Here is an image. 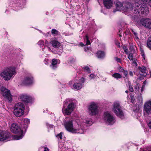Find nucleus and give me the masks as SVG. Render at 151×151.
Returning a JSON list of instances; mask_svg holds the SVG:
<instances>
[{
  "label": "nucleus",
  "instance_id": "26",
  "mask_svg": "<svg viewBox=\"0 0 151 151\" xmlns=\"http://www.w3.org/2000/svg\"><path fill=\"white\" fill-rule=\"evenodd\" d=\"M84 41L86 42V45H89L91 44V42L89 40L88 37L87 35H86L85 36L84 38Z\"/></svg>",
  "mask_w": 151,
  "mask_h": 151
},
{
  "label": "nucleus",
  "instance_id": "45",
  "mask_svg": "<svg viewBox=\"0 0 151 151\" xmlns=\"http://www.w3.org/2000/svg\"><path fill=\"white\" fill-rule=\"evenodd\" d=\"M89 77L91 79H92L94 77V76L93 74H91L89 75Z\"/></svg>",
  "mask_w": 151,
  "mask_h": 151
},
{
  "label": "nucleus",
  "instance_id": "56",
  "mask_svg": "<svg viewBox=\"0 0 151 151\" xmlns=\"http://www.w3.org/2000/svg\"><path fill=\"white\" fill-rule=\"evenodd\" d=\"M151 151L150 150H148V151Z\"/></svg>",
  "mask_w": 151,
  "mask_h": 151
},
{
  "label": "nucleus",
  "instance_id": "30",
  "mask_svg": "<svg viewBox=\"0 0 151 151\" xmlns=\"http://www.w3.org/2000/svg\"><path fill=\"white\" fill-rule=\"evenodd\" d=\"M22 135L20 136L15 135L14 137V138L16 140H19L22 139Z\"/></svg>",
  "mask_w": 151,
  "mask_h": 151
},
{
  "label": "nucleus",
  "instance_id": "19",
  "mask_svg": "<svg viewBox=\"0 0 151 151\" xmlns=\"http://www.w3.org/2000/svg\"><path fill=\"white\" fill-rule=\"evenodd\" d=\"M51 43L52 45L55 48H58L60 46V43L56 40H52L51 41Z\"/></svg>",
  "mask_w": 151,
  "mask_h": 151
},
{
  "label": "nucleus",
  "instance_id": "2",
  "mask_svg": "<svg viewBox=\"0 0 151 151\" xmlns=\"http://www.w3.org/2000/svg\"><path fill=\"white\" fill-rule=\"evenodd\" d=\"M65 128L69 132L73 133H77L80 134H84L85 132L84 128L81 125L79 126L78 124L74 127L72 119L68 120L66 118L64 122Z\"/></svg>",
  "mask_w": 151,
  "mask_h": 151
},
{
  "label": "nucleus",
  "instance_id": "46",
  "mask_svg": "<svg viewBox=\"0 0 151 151\" xmlns=\"http://www.w3.org/2000/svg\"><path fill=\"white\" fill-rule=\"evenodd\" d=\"M145 85H143L142 86L141 89V91L142 92L144 90V89L145 88Z\"/></svg>",
  "mask_w": 151,
  "mask_h": 151
},
{
  "label": "nucleus",
  "instance_id": "52",
  "mask_svg": "<svg viewBox=\"0 0 151 151\" xmlns=\"http://www.w3.org/2000/svg\"><path fill=\"white\" fill-rule=\"evenodd\" d=\"M143 84H144V85H145L146 84V81H145L144 82Z\"/></svg>",
  "mask_w": 151,
  "mask_h": 151
},
{
  "label": "nucleus",
  "instance_id": "7",
  "mask_svg": "<svg viewBox=\"0 0 151 151\" xmlns=\"http://www.w3.org/2000/svg\"><path fill=\"white\" fill-rule=\"evenodd\" d=\"M112 110L115 114L119 117H121L124 116V114L121 109V107L118 102H115L114 103Z\"/></svg>",
  "mask_w": 151,
  "mask_h": 151
},
{
  "label": "nucleus",
  "instance_id": "1",
  "mask_svg": "<svg viewBox=\"0 0 151 151\" xmlns=\"http://www.w3.org/2000/svg\"><path fill=\"white\" fill-rule=\"evenodd\" d=\"M128 6L129 7V9H131V11L135 14L136 16H140V14L146 16L148 13V7L145 4H139L137 2L133 4H128L126 7V9H128Z\"/></svg>",
  "mask_w": 151,
  "mask_h": 151
},
{
  "label": "nucleus",
  "instance_id": "8",
  "mask_svg": "<svg viewBox=\"0 0 151 151\" xmlns=\"http://www.w3.org/2000/svg\"><path fill=\"white\" fill-rule=\"evenodd\" d=\"M104 119L105 122L108 125H112L115 122V119L113 116L108 112L104 113Z\"/></svg>",
  "mask_w": 151,
  "mask_h": 151
},
{
  "label": "nucleus",
  "instance_id": "47",
  "mask_svg": "<svg viewBox=\"0 0 151 151\" xmlns=\"http://www.w3.org/2000/svg\"><path fill=\"white\" fill-rule=\"evenodd\" d=\"M44 150L43 151H49V149L48 148L45 147H44Z\"/></svg>",
  "mask_w": 151,
  "mask_h": 151
},
{
  "label": "nucleus",
  "instance_id": "37",
  "mask_svg": "<svg viewBox=\"0 0 151 151\" xmlns=\"http://www.w3.org/2000/svg\"><path fill=\"white\" fill-rule=\"evenodd\" d=\"M85 81V79L83 78H82L79 80L80 82L82 83H84Z\"/></svg>",
  "mask_w": 151,
  "mask_h": 151
},
{
  "label": "nucleus",
  "instance_id": "24",
  "mask_svg": "<svg viewBox=\"0 0 151 151\" xmlns=\"http://www.w3.org/2000/svg\"><path fill=\"white\" fill-rule=\"evenodd\" d=\"M112 76L116 79H120L122 78V75L117 73H116L113 74L112 75Z\"/></svg>",
  "mask_w": 151,
  "mask_h": 151
},
{
  "label": "nucleus",
  "instance_id": "27",
  "mask_svg": "<svg viewBox=\"0 0 151 151\" xmlns=\"http://www.w3.org/2000/svg\"><path fill=\"white\" fill-rule=\"evenodd\" d=\"M83 68L84 70L85 71L87 72H88V73H89L91 72L90 68L88 66L84 67Z\"/></svg>",
  "mask_w": 151,
  "mask_h": 151
},
{
  "label": "nucleus",
  "instance_id": "22",
  "mask_svg": "<svg viewBox=\"0 0 151 151\" xmlns=\"http://www.w3.org/2000/svg\"><path fill=\"white\" fill-rule=\"evenodd\" d=\"M57 60L55 59H53L52 60L51 65H50L51 67L53 69H55L57 67Z\"/></svg>",
  "mask_w": 151,
  "mask_h": 151
},
{
  "label": "nucleus",
  "instance_id": "48",
  "mask_svg": "<svg viewBox=\"0 0 151 151\" xmlns=\"http://www.w3.org/2000/svg\"><path fill=\"white\" fill-rule=\"evenodd\" d=\"M125 52L126 53H128V49L125 47V48L124 49Z\"/></svg>",
  "mask_w": 151,
  "mask_h": 151
},
{
  "label": "nucleus",
  "instance_id": "28",
  "mask_svg": "<svg viewBox=\"0 0 151 151\" xmlns=\"http://www.w3.org/2000/svg\"><path fill=\"white\" fill-rule=\"evenodd\" d=\"M51 32L52 34H55L58 35L59 33V32L55 29H52V30Z\"/></svg>",
  "mask_w": 151,
  "mask_h": 151
},
{
  "label": "nucleus",
  "instance_id": "57",
  "mask_svg": "<svg viewBox=\"0 0 151 151\" xmlns=\"http://www.w3.org/2000/svg\"><path fill=\"white\" fill-rule=\"evenodd\" d=\"M40 31V32H41V33H42V32L41 31Z\"/></svg>",
  "mask_w": 151,
  "mask_h": 151
},
{
  "label": "nucleus",
  "instance_id": "15",
  "mask_svg": "<svg viewBox=\"0 0 151 151\" xmlns=\"http://www.w3.org/2000/svg\"><path fill=\"white\" fill-rule=\"evenodd\" d=\"M20 98L23 101L26 103L30 102L32 100V98L26 95H21Z\"/></svg>",
  "mask_w": 151,
  "mask_h": 151
},
{
  "label": "nucleus",
  "instance_id": "40",
  "mask_svg": "<svg viewBox=\"0 0 151 151\" xmlns=\"http://www.w3.org/2000/svg\"><path fill=\"white\" fill-rule=\"evenodd\" d=\"M135 99L134 98V96H133L132 97L131 96V102L133 104H134L135 103Z\"/></svg>",
  "mask_w": 151,
  "mask_h": 151
},
{
  "label": "nucleus",
  "instance_id": "13",
  "mask_svg": "<svg viewBox=\"0 0 151 151\" xmlns=\"http://www.w3.org/2000/svg\"><path fill=\"white\" fill-rule=\"evenodd\" d=\"M11 135L10 133L6 131H0V141H3L10 137Z\"/></svg>",
  "mask_w": 151,
  "mask_h": 151
},
{
  "label": "nucleus",
  "instance_id": "41",
  "mask_svg": "<svg viewBox=\"0 0 151 151\" xmlns=\"http://www.w3.org/2000/svg\"><path fill=\"white\" fill-rule=\"evenodd\" d=\"M141 53L142 56H143V57H144L145 55L144 54V51H143V50L142 49H141Z\"/></svg>",
  "mask_w": 151,
  "mask_h": 151
},
{
  "label": "nucleus",
  "instance_id": "42",
  "mask_svg": "<svg viewBox=\"0 0 151 151\" xmlns=\"http://www.w3.org/2000/svg\"><path fill=\"white\" fill-rule=\"evenodd\" d=\"M85 123L87 124H91L92 122L90 120H86V121Z\"/></svg>",
  "mask_w": 151,
  "mask_h": 151
},
{
  "label": "nucleus",
  "instance_id": "35",
  "mask_svg": "<svg viewBox=\"0 0 151 151\" xmlns=\"http://www.w3.org/2000/svg\"><path fill=\"white\" fill-rule=\"evenodd\" d=\"M129 91L131 92H133L134 91L133 88L131 85H129Z\"/></svg>",
  "mask_w": 151,
  "mask_h": 151
},
{
  "label": "nucleus",
  "instance_id": "3",
  "mask_svg": "<svg viewBox=\"0 0 151 151\" xmlns=\"http://www.w3.org/2000/svg\"><path fill=\"white\" fill-rule=\"evenodd\" d=\"M75 105L72 99H67L64 101L63 112L65 115H70L73 111Z\"/></svg>",
  "mask_w": 151,
  "mask_h": 151
},
{
  "label": "nucleus",
  "instance_id": "4",
  "mask_svg": "<svg viewBox=\"0 0 151 151\" xmlns=\"http://www.w3.org/2000/svg\"><path fill=\"white\" fill-rule=\"evenodd\" d=\"M16 73L15 68L14 67L7 68L2 72L0 74L1 76L3 77L6 81H8L12 76Z\"/></svg>",
  "mask_w": 151,
  "mask_h": 151
},
{
  "label": "nucleus",
  "instance_id": "34",
  "mask_svg": "<svg viewBox=\"0 0 151 151\" xmlns=\"http://www.w3.org/2000/svg\"><path fill=\"white\" fill-rule=\"evenodd\" d=\"M119 71L120 72H123L125 70L123 68L119 66L118 68Z\"/></svg>",
  "mask_w": 151,
  "mask_h": 151
},
{
  "label": "nucleus",
  "instance_id": "36",
  "mask_svg": "<svg viewBox=\"0 0 151 151\" xmlns=\"http://www.w3.org/2000/svg\"><path fill=\"white\" fill-rule=\"evenodd\" d=\"M123 72L124 73V74L125 77H127L128 75V72L127 71V70H125Z\"/></svg>",
  "mask_w": 151,
  "mask_h": 151
},
{
  "label": "nucleus",
  "instance_id": "43",
  "mask_svg": "<svg viewBox=\"0 0 151 151\" xmlns=\"http://www.w3.org/2000/svg\"><path fill=\"white\" fill-rule=\"evenodd\" d=\"M129 73L130 76H133V73L132 71H130L129 72Z\"/></svg>",
  "mask_w": 151,
  "mask_h": 151
},
{
  "label": "nucleus",
  "instance_id": "18",
  "mask_svg": "<svg viewBox=\"0 0 151 151\" xmlns=\"http://www.w3.org/2000/svg\"><path fill=\"white\" fill-rule=\"evenodd\" d=\"M138 69L140 71L141 73L140 74L141 75L144 76H145L147 75V70L145 67L143 66L142 68L139 67H138Z\"/></svg>",
  "mask_w": 151,
  "mask_h": 151
},
{
  "label": "nucleus",
  "instance_id": "50",
  "mask_svg": "<svg viewBox=\"0 0 151 151\" xmlns=\"http://www.w3.org/2000/svg\"><path fill=\"white\" fill-rule=\"evenodd\" d=\"M133 61V63L134 64L136 65H137V63L134 60H132Z\"/></svg>",
  "mask_w": 151,
  "mask_h": 151
},
{
  "label": "nucleus",
  "instance_id": "14",
  "mask_svg": "<svg viewBox=\"0 0 151 151\" xmlns=\"http://www.w3.org/2000/svg\"><path fill=\"white\" fill-rule=\"evenodd\" d=\"M10 129L11 132L14 133H18L21 130L19 127L16 123H13L11 125Z\"/></svg>",
  "mask_w": 151,
  "mask_h": 151
},
{
  "label": "nucleus",
  "instance_id": "55",
  "mask_svg": "<svg viewBox=\"0 0 151 151\" xmlns=\"http://www.w3.org/2000/svg\"><path fill=\"white\" fill-rule=\"evenodd\" d=\"M119 36L120 37H122V35H119Z\"/></svg>",
  "mask_w": 151,
  "mask_h": 151
},
{
  "label": "nucleus",
  "instance_id": "59",
  "mask_svg": "<svg viewBox=\"0 0 151 151\" xmlns=\"http://www.w3.org/2000/svg\"><path fill=\"white\" fill-rule=\"evenodd\" d=\"M87 49L88 50H89V49H88V48H87Z\"/></svg>",
  "mask_w": 151,
  "mask_h": 151
},
{
  "label": "nucleus",
  "instance_id": "49",
  "mask_svg": "<svg viewBox=\"0 0 151 151\" xmlns=\"http://www.w3.org/2000/svg\"><path fill=\"white\" fill-rule=\"evenodd\" d=\"M131 31L132 32V33L134 34L135 33H136L137 32H136L134 29H132Z\"/></svg>",
  "mask_w": 151,
  "mask_h": 151
},
{
  "label": "nucleus",
  "instance_id": "21",
  "mask_svg": "<svg viewBox=\"0 0 151 151\" xmlns=\"http://www.w3.org/2000/svg\"><path fill=\"white\" fill-rule=\"evenodd\" d=\"M82 87V83H75L73 85V87L74 88L79 90Z\"/></svg>",
  "mask_w": 151,
  "mask_h": 151
},
{
  "label": "nucleus",
  "instance_id": "54",
  "mask_svg": "<svg viewBox=\"0 0 151 151\" xmlns=\"http://www.w3.org/2000/svg\"><path fill=\"white\" fill-rule=\"evenodd\" d=\"M125 93H128V91L127 90H126L125 91Z\"/></svg>",
  "mask_w": 151,
  "mask_h": 151
},
{
  "label": "nucleus",
  "instance_id": "33",
  "mask_svg": "<svg viewBox=\"0 0 151 151\" xmlns=\"http://www.w3.org/2000/svg\"><path fill=\"white\" fill-rule=\"evenodd\" d=\"M62 132H60V133L58 134L56 136V137L58 138H60V139H62Z\"/></svg>",
  "mask_w": 151,
  "mask_h": 151
},
{
  "label": "nucleus",
  "instance_id": "16",
  "mask_svg": "<svg viewBox=\"0 0 151 151\" xmlns=\"http://www.w3.org/2000/svg\"><path fill=\"white\" fill-rule=\"evenodd\" d=\"M33 78L32 76H27L25 78L23 81V83L25 85H29L32 83Z\"/></svg>",
  "mask_w": 151,
  "mask_h": 151
},
{
  "label": "nucleus",
  "instance_id": "44",
  "mask_svg": "<svg viewBox=\"0 0 151 151\" xmlns=\"http://www.w3.org/2000/svg\"><path fill=\"white\" fill-rule=\"evenodd\" d=\"M148 126L150 129H151V121L147 124Z\"/></svg>",
  "mask_w": 151,
  "mask_h": 151
},
{
  "label": "nucleus",
  "instance_id": "29",
  "mask_svg": "<svg viewBox=\"0 0 151 151\" xmlns=\"http://www.w3.org/2000/svg\"><path fill=\"white\" fill-rule=\"evenodd\" d=\"M139 86L138 84H136L135 86H134V91L135 92H138L139 90Z\"/></svg>",
  "mask_w": 151,
  "mask_h": 151
},
{
  "label": "nucleus",
  "instance_id": "58",
  "mask_svg": "<svg viewBox=\"0 0 151 151\" xmlns=\"http://www.w3.org/2000/svg\"><path fill=\"white\" fill-rule=\"evenodd\" d=\"M85 50H86V48H85Z\"/></svg>",
  "mask_w": 151,
  "mask_h": 151
},
{
  "label": "nucleus",
  "instance_id": "6",
  "mask_svg": "<svg viewBox=\"0 0 151 151\" xmlns=\"http://www.w3.org/2000/svg\"><path fill=\"white\" fill-rule=\"evenodd\" d=\"M98 106L97 104L94 102L90 103L88 107V112L91 116L96 115L99 113Z\"/></svg>",
  "mask_w": 151,
  "mask_h": 151
},
{
  "label": "nucleus",
  "instance_id": "12",
  "mask_svg": "<svg viewBox=\"0 0 151 151\" xmlns=\"http://www.w3.org/2000/svg\"><path fill=\"white\" fill-rule=\"evenodd\" d=\"M144 112L149 114L151 113V101L146 102L144 106Z\"/></svg>",
  "mask_w": 151,
  "mask_h": 151
},
{
  "label": "nucleus",
  "instance_id": "25",
  "mask_svg": "<svg viewBox=\"0 0 151 151\" xmlns=\"http://www.w3.org/2000/svg\"><path fill=\"white\" fill-rule=\"evenodd\" d=\"M147 47L151 49V36L149 37L147 40Z\"/></svg>",
  "mask_w": 151,
  "mask_h": 151
},
{
  "label": "nucleus",
  "instance_id": "53",
  "mask_svg": "<svg viewBox=\"0 0 151 151\" xmlns=\"http://www.w3.org/2000/svg\"><path fill=\"white\" fill-rule=\"evenodd\" d=\"M142 95L141 94L140 96V99H141V100L142 99Z\"/></svg>",
  "mask_w": 151,
  "mask_h": 151
},
{
  "label": "nucleus",
  "instance_id": "5",
  "mask_svg": "<svg viewBox=\"0 0 151 151\" xmlns=\"http://www.w3.org/2000/svg\"><path fill=\"white\" fill-rule=\"evenodd\" d=\"M24 106L21 102L16 104L14 107V114L16 116L20 117L24 114Z\"/></svg>",
  "mask_w": 151,
  "mask_h": 151
},
{
  "label": "nucleus",
  "instance_id": "20",
  "mask_svg": "<svg viewBox=\"0 0 151 151\" xmlns=\"http://www.w3.org/2000/svg\"><path fill=\"white\" fill-rule=\"evenodd\" d=\"M97 56L99 58H103L105 56V54L104 51H99L97 52Z\"/></svg>",
  "mask_w": 151,
  "mask_h": 151
},
{
  "label": "nucleus",
  "instance_id": "23",
  "mask_svg": "<svg viewBox=\"0 0 151 151\" xmlns=\"http://www.w3.org/2000/svg\"><path fill=\"white\" fill-rule=\"evenodd\" d=\"M30 122L29 120L27 119H25L24 120L23 126V127L25 129H26L27 127L28 124Z\"/></svg>",
  "mask_w": 151,
  "mask_h": 151
},
{
  "label": "nucleus",
  "instance_id": "39",
  "mask_svg": "<svg viewBox=\"0 0 151 151\" xmlns=\"http://www.w3.org/2000/svg\"><path fill=\"white\" fill-rule=\"evenodd\" d=\"M134 37L137 40H139V38L138 37V34L137 33H135L134 34Z\"/></svg>",
  "mask_w": 151,
  "mask_h": 151
},
{
  "label": "nucleus",
  "instance_id": "38",
  "mask_svg": "<svg viewBox=\"0 0 151 151\" xmlns=\"http://www.w3.org/2000/svg\"><path fill=\"white\" fill-rule=\"evenodd\" d=\"M115 60H116V61H117V62H118L119 63L121 62V60L118 57H115Z\"/></svg>",
  "mask_w": 151,
  "mask_h": 151
},
{
  "label": "nucleus",
  "instance_id": "51",
  "mask_svg": "<svg viewBox=\"0 0 151 151\" xmlns=\"http://www.w3.org/2000/svg\"><path fill=\"white\" fill-rule=\"evenodd\" d=\"M81 46L82 47L84 46V44L83 43H81Z\"/></svg>",
  "mask_w": 151,
  "mask_h": 151
},
{
  "label": "nucleus",
  "instance_id": "17",
  "mask_svg": "<svg viewBox=\"0 0 151 151\" xmlns=\"http://www.w3.org/2000/svg\"><path fill=\"white\" fill-rule=\"evenodd\" d=\"M104 6L107 9L111 7L113 2L111 0H103Z\"/></svg>",
  "mask_w": 151,
  "mask_h": 151
},
{
  "label": "nucleus",
  "instance_id": "11",
  "mask_svg": "<svg viewBox=\"0 0 151 151\" xmlns=\"http://www.w3.org/2000/svg\"><path fill=\"white\" fill-rule=\"evenodd\" d=\"M140 22L145 27L151 29V19L143 18L141 19Z\"/></svg>",
  "mask_w": 151,
  "mask_h": 151
},
{
  "label": "nucleus",
  "instance_id": "32",
  "mask_svg": "<svg viewBox=\"0 0 151 151\" xmlns=\"http://www.w3.org/2000/svg\"><path fill=\"white\" fill-rule=\"evenodd\" d=\"M44 42L42 40L39 41L37 43V44L40 45V46H42L44 45Z\"/></svg>",
  "mask_w": 151,
  "mask_h": 151
},
{
  "label": "nucleus",
  "instance_id": "31",
  "mask_svg": "<svg viewBox=\"0 0 151 151\" xmlns=\"http://www.w3.org/2000/svg\"><path fill=\"white\" fill-rule=\"evenodd\" d=\"M133 57V54L132 53H130L129 55L128 58L130 60H133V59L132 58Z\"/></svg>",
  "mask_w": 151,
  "mask_h": 151
},
{
  "label": "nucleus",
  "instance_id": "9",
  "mask_svg": "<svg viewBox=\"0 0 151 151\" xmlns=\"http://www.w3.org/2000/svg\"><path fill=\"white\" fill-rule=\"evenodd\" d=\"M130 4L129 3H127L125 5L124 4L123 6V5L122 3L119 1H117L116 2V10L114 11V12H115L116 11H120L122 10L124 12H127L128 11L131 10V9H129V7L128 6V9H126V7L128 4Z\"/></svg>",
  "mask_w": 151,
  "mask_h": 151
},
{
  "label": "nucleus",
  "instance_id": "10",
  "mask_svg": "<svg viewBox=\"0 0 151 151\" xmlns=\"http://www.w3.org/2000/svg\"><path fill=\"white\" fill-rule=\"evenodd\" d=\"M1 94L3 96L5 97L10 102L12 101V95L11 94L10 91L4 87L1 88Z\"/></svg>",
  "mask_w": 151,
  "mask_h": 151
}]
</instances>
